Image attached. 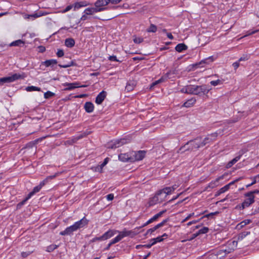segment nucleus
I'll list each match as a JSON object with an SVG mask.
<instances>
[{
  "label": "nucleus",
  "instance_id": "20",
  "mask_svg": "<svg viewBox=\"0 0 259 259\" xmlns=\"http://www.w3.org/2000/svg\"><path fill=\"white\" fill-rule=\"evenodd\" d=\"M171 73L170 72H167L163 76H162L161 78L158 79V80L155 81L153 82L150 85V89H152L154 86L157 85V84L162 82L164 81L167 78H169V74Z\"/></svg>",
  "mask_w": 259,
  "mask_h": 259
},
{
  "label": "nucleus",
  "instance_id": "15",
  "mask_svg": "<svg viewBox=\"0 0 259 259\" xmlns=\"http://www.w3.org/2000/svg\"><path fill=\"white\" fill-rule=\"evenodd\" d=\"M130 142V140L125 138L117 139L114 141V148H118Z\"/></svg>",
  "mask_w": 259,
  "mask_h": 259
},
{
  "label": "nucleus",
  "instance_id": "31",
  "mask_svg": "<svg viewBox=\"0 0 259 259\" xmlns=\"http://www.w3.org/2000/svg\"><path fill=\"white\" fill-rule=\"evenodd\" d=\"M65 46L67 47H73L75 45V41L73 38H67L65 42Z\"/></svg>",
  "mask_w": 259,
  "mask_h": 259
},
{
  "label": "nucleus",
  "instance_id": "60",
  "mask_svg": "<svg viewBox=\"0 0 259 259\" xmlns=\"http://www.w3.org/2000/svg\"><path fill=\"white\" fill-rule=\"evenodd\" d=\"M248 58L247 57V56H243V57H241L239 59V62H240L241 61H245V60H248Z\"/></svg>",
  "mask_w": 259,
  "mask_h": 259
},
{
  "label": "nucleus",
  "instance_id": "41",
  "mask_svg": "<svg viewBox=\"0 0 259 259\" xmlns=\"http://www.w3.org/2000/svg\"><path fill=\"white\" fill-rule=\"evenodd\" d=\"M58 245L55 244H52L47 247V251L48 252H51L57 248Z\"/></svg>",
  "mask_w": 259,
  "mask_h": 259
},
{
  "label": "nucleus",
  "instance_id": "3",
  "mask_svg": "<svg viewBox=\"0 0 259 259\" xmlns=\"http://www.w3.org/2000/svg\"><path fill=\"white\" fill-rule=\"evenodd\" d=\"M131 154V162L141 160L145 157V152L144 151H139L138 152L132 151Z\"/></svg>",
  "mask_w": 259,
  "mask_h": 259
},
{
  "label": "nucleus",
  "instance_id": "33",
  "mask_svg": "<svg viewBox=\"0 0 259 259\" xmlns=\"http://www.w3.org/2000/svg\"><path fill=\"white\" fill-rule=\"evenodd\" d=\"M57 63V61L56 60L52 59L47 60L44 62V64L46 67H49L51 65H56Z\"/></svg>",
  "mask_w": 259,
  "mask_h": 259
},
{
  "label": "nucleus",
  "instance_id": "34",
  "mask_svg": "<svg viewBox=\"0 0 259 259\" xmlns=\"http://www.w3.org/2000/svg\"><path fill=\"white\" fill-rule=\"evenodd\" d=\"M196 102V100L193 99L188 100L187 101L184 103L183 106L186 107H189L192 106Z\"/></svg>",
  "mask_w": 259,
  "mask_h": 259
},
{
  "label": "nucleus",
  "instance_id": "27",
  "mask_svg": "<svg viewBox=\"0 0 259 259\" xmlns=\"http://www.w3.org/2000/svg\"><path fill=\"white\" fill-rule=\"evenodd\" d=\"M89 4L85 1H82L79 2L75 3L74 4V9H79L81 7L87 6Z\"/></svg>",
  "mask_w": 259,
  "mask_h": 259
},
{
  "label": "nucleus",
  "instance_id": "39",
  "mask_svg": "<svg viewBox=\"0 0 259 259\" xmlns=\"http://www.w3.org/2000/svg\"><path fill=\"white\" fill-rule=\"evenodd\" d=\"M157 30V27L154 24H151L149 28L147 29L149 32H155Z\"/></svg>",
  "mask_w": 259,
  "mask_h": 259
},
{
  "label": "nucleus",
  "instance_id": "32",
  "mask_svg": "<svg viewBox=\"0 0 259 259\" xmlns=\"http://www.w3.org/2000/svg\"><path fill=\"white\" fill-rule=\"evenodd\" d=\"M24 41L21 39H18L16 41H13L10 44V47L12 46H20L21 45H24Z\"/></svg>",
  "mask_w": 259,
  "mask_h": 259
},
{
  "label": "nucleus",
  "instance_id": "16",
  "mask_svg": "<svg viewBox=\"0 0 259 259\" xmlns=\"http://www.w3.org/2000/svg\"><path fill=\"white\" fill-rule=\"evenodd\" d=\"M74 225L67 227L64 231L60 233L61 235H67L71 234L73 232L76 231Z\"/></svg>",
  "mask_w": 259,
  "mask_h": 259
},
{
  "label": "nucleus",
  "instance_id": "35",
  "mask_svg": "<svg viewBox=\"0 0 259 259\" xmlns=\"http://www.w3.org/2000/svg\"><path fill=\"white\" fill-rule=\"evenodd\" d=\"M250 234V232H243L239 234L238 236V241H240L245 238L248 235Z\"/></svg>",
  "mask_w": 259,
  "mask_h": 259
},
{
  "label": "nucleus",
  "instance_id": "30",
  "mask_svg": "<svg viewBox=\"0 0 259 259\" xmlns=\"http://www.w3.org/2000/svg\"><path fill=\"white\" fill-rule=\"evenodd\" d=\"M237 244H238V240L237 241H233L232 242H231V243H230L229 244V245L231 246V248L230 249V250L227 251L226 249V250H225L224 251L225 252L230 253L232 251L234 250L235 248H236L237 247Z\"/></svg>",
  "mask_w": 259,
  "mask_h": 259
},
{
  "label": "nucleus",
  "instance_id": "2",
  "mask_svg": "<svg viewBox=\"0 0 259 259\" xmlns=\"http://www.w3.org/2000/svg\"><path fill=\"white\" fill-rule=\"evenodd\" d=\"M25 77L24 74H19L15 73L11 76L3 77L0 78V84H3L6 82H11L20 78H24Z\"/></svg>",
  "mask_w": 259,
  "mask_h": 259
},
{
  "label": "nucleus",
  "instance_id": "53",
  "mask_svg": "<svg viewBox=\"0 0 259 259\" xmlns=\"http://www.w3.org/2000/svg\"><path fill=\"white\" fill-rule=\"evenodd\" d=\"M58 57H61L64 56V52L62 50H59L57 53Z\"/></svg>",
  "mask_w": 259,
  "mask_h": 259
},
{
  "label": "nucleus",
  "instance_id": "62",
  "mask_svg": "<svg viewBox=\"0 0 259 259\" xmlns=\"http://www.w3.org/2000/svg\"><path fill=\"white\" fill-rule=\"evenodd\" d=\"M199 233L197 232L196 233L193 234L192 236V237L189 239V240H192L196 237H197L199 235Z\"/></svg>",
  "mask_w": 259,
  "mask_h": 259
},
{
  "label": "nucleus",
  "instance_id": "17",
  "mask_svg": "<svg viewBox=\"0 0 259 259\" xmlns=\"http://www.w3.org/2000/svg\"><path fill=\"white\" fill-rule=\"evenodd\" d=\"M137 84L136 81L135 80H130L126 83L125 87V90L127 92L133 91Z\"/></svg>",
  "mask_w": 259,
  "mask_h": 259
},
{
  "label": "nucleus",
  "instance_id": "6",
  "mask_svg": "<svg viewBox=\"0 0 259 259\" xmlns=\"http://www.w3.org/2000/svg\"><path fill=\"white\" fill-rule=\"evenodd\" d=\"M88 135V134H87L85 133H82L77 137H73V138H71V139H69L68 140L65 141L64 142V144L66 146L72 145L74 143H76L78 140L86 137Z\"/></svg>",
  "mask_w": 259,
  "mask_h": 259
},
{
  "label": "nucleus",
  "instance_id": "12",
  "mask_svg": "<svg viewBox=\"0 0 259 259\" xmlns=\"http://www.w3.org/2000/svg\"><path fill=\"white\" fill-rule=\"evenodd\" d=\"M104 8H98L95 6V7L87 8L86 9L84 13L86 15H93L94 14L103 11Z\"/></svg>",
  "mask_w": 259,
  "mask_h": 259
},
{
  "label": "nucleus",
  "instance_id": "21",
  "mask_svg": "<svg viewBox=\"0 0 259 259\" xmlns=\"http://www.w3.org/2000/svg\"><path fill=\"white\" fill-rule=\"evenodd\" d=\"M224 178V175H222L215 179V181L211 182L206 187L205 190H206L208 188L212 189L215 187H217V183L220 180L223 179Z\"/></svg>",
  "mask_w": 259,
  "mask_h": 259
},
{
  "label": "nucleus",
  "instance_id": "37",
  "mask_svg": "<svg viewBox=\"0 0 259 259\" xmlns=\"http://www.w3.org/2000/svg\"><path fill=\"white\" fill-rule=\"evenodd\" d=\"M251 204L249 203V202L247 201L246 200H244V201L242 203L241 206H237L238 207H239V208H241L242 209H244L246 207H248Z\"/></svg>",
  "mask_w": 259,
  "mask_h": 259
},
{
  "label": "nucleus",
  "instance_id": "4",
  "mask_svg": "<svg viewBox=\"0 0 259 259\" xmlns=\"http://www.w3.org/2000/svg\"><path fill=\"white\" fill-rule=\"evenodd\" d=\"M116 232L118 233L119 234L115 238H114V243L119 241L125 236H131L133 237L135 235V234L132 231H122L120 232L117 231H114V234Z\"/></svg>",
  "mask_w": 259,
  "mask_h": 259
},
{
  "label": "nucleus",
  "instance_id": "22",
  "mask_svg": "<svg viewBox=\"0 0 259 259\" xmlns=\"http://www.w3.org/2000/svg\"><path fill=\"white\" fill-rule=\"evenodd\" d=\"M84 109L88 113H91L94 111V105L91 102H87L84 105Z\"/></svg>",
  "mask_w": 259,
  "mask_h": 259
},
{
  "label": "nucleus",
  "instance_id": "5",
  "mask_svg": "<svg viewBox=\"0 0 259 259\" xmlns=\"http://www.w3.org/2000/svg\"><path fill=\"white\" fill-rule=\"evenodd\" d=\"M46 184V181H42L41 182L39 185L35 187L32 192H31L28 195V196L23 200L20 204L21 205L23 204L29 198H30L31 196H32L36 192H38L41 189L42 186H44Z\"/></svg>",
  "mask_w": 259,
  "mask_h": 259
},
{
  "label": "nucleus",
  "instance_id": "36",
  "mask_svg": "<svg viewBox=\"0 0 259 259\" xmlns=\"http://www.w3.org/2000/svg\"><path fill=\"white\" fill-rule=\"evenodd\" d=\"M26 90L27 92H32V91H40L41 89L40 88L34 87V86H29V87H27L26 88Z\"/></svg>",
  "mask_w": 259,
  "mask_h": 259
},
{
  "label": "nucleus",
  "instance_id": "24",
  "mask_svg": "<svg viewBox=\"0 0 259 259\" xmlns=\"http://www.w3.org/2000/svg\"><path fill=\"white\" fill-rule=\"evenodd\" d=\"M173 191L171 189L170 187H167L163 188L162 190H160L158 191V194H164L165 195L163 197L164 199L166 197V196L171 193Z\"/></svg>",
  "mask_w": 259,
  "mask_h": 259
},
{
  "label": "nucleus",
  "instance_id": "14",
  "mask_svg": "<svg viewBox=\"0 0 259 259\" xmlns=\"http://www.w3.org/2000/svg\"><path fill=\"white\" fill-rule=\"evenodd\" d=\"M191 144H189V141L186 143L184 145L182 146L180 148L179 150L177 151L178 153H184L185 151H194V149H191Z\"/></svg>",
  "mask_w": 259,
  "mask_h": 259
},
{
  "label": "nucleus",
  "instance_id": "54",
  "mask_svg": "<svg viewBox=\"0 0 259 259\" xmlns=\"http://www.w3.org/2000/svg\"><path fill=\"white\" fill-rule=\"evenodd\" d=\"M156 229V228H155V227H154L153 228H151V229H149L147 230V232H146V234H148L149 233H152L153 232H154Z\"/></svg>",
  "mask_w": 259,
  "mask_h": 259
},
{
  "label": "nucleus",
  "instance_id": "50",
  "mask_svg": "<svg viewBox=\"0 0 259 259\" xmlns=\"http://www.w3.org/2000/svg\"><path fill=\"white\" fill-rule=\"evenodd\" d=\"M135 43L136 44H140L143 41V38L141 37H135L134 39H133Z\"/></svg>",
  "mask_w": 259,
  "mask_h": 259
},
{
  "label": "nucleus",
  "instance_id": "57",
  "mask_svg": "<svg viewBox=\"0 0 259 259\" xmlns=\"http://www.w3.org/2000/svg\"><path fill=\"white\" fill-rule=\"evenodd\" d=\"M155 221L154 220H153V217L150 219L149 220H148L146 223H145L143 225V227H145L147 225H148V224L152 223L153 222Z\"/></svg>",
  "mask_w": 259,
  "mask_h": 259
},
{
  "label": "nucleus",
  "instance_id": "59",
  "mask_svg": "<svg viewBox=\"0 0 259 259\" xmlns=\"http://www.w3.org/2000/svg\"><path fill=\"white\" fill-rule=\"evenodd\" d=\"M38 49H39V52H41V53L45 52L46 50L45 47L44 46H39L38 47Z\"/></svg>",
  "mask_w": 259,
  "mask_h": 259
},
{
  "label": "nucleus",
  "instance_id": "11",
  "mask_svg": "<svg viewBox=\"0 0 259 259\" xmlns=\"http://www.w3.org/2000/svg\"><path fill=\"white\" fill-rule=\"evenodd\" d=\"M88 220L85 217H83L81 220L78 222H76L73 225L75 227L76 229L77 230L87 225L88 224Z\"/></svg>",
  "mask_w": 259,
  "mask_h": 259
},
{
  "label": "nucleus",
  "instance_id": "61",
  "mask_svg": "<svg viewBox=\"0 0 259 259\" xmlns=\"http://www.w3.org/2000/svg\"><path fill=\"white\" fill-rule=\"evenodd\" d=\"M233 66L235 69H236L239 66V63L238 62H236L233 64Z\"/></svg>",
  "mask_w": 259,
  "mask_h": 259
},
{
  "label": "nucleus",
  "instance_id": "42",
  "mask_svg": "<svg viewBox=\"0 0 259 259\" xmlns=\"http://www.w3.org/2000/svg\"><path fill=\"white\" fill-rule=\"evenodd\" d=\"M54 96H55V94L50 91H48L44 94V97L46 99H49Z\"/></svg>",
  "mask_w": 259,
  "mask_h": 259
},
{
  "label": "nucleus",
  "instance_id": "45",
  "mask_svg": "<svg viewBox=\"0 0 259 259\" xmlns=\"http://www.w3.org/2000/svg\"><path fill=\"white\" fill-rule=\"evenodd\" d=\"M163 239L161 236L157 237L155 238L152 239L150 241H153L152 244H155L157 242H159L163 241Z\"/></svg>",
  "mask_w": 259,
  "mask_h": 259
},
{
  "label": "nucleus",
  "instance_id": "58",
  "mask_svg": "<svg viewBox=\"0 0 259 259\" xmlns=\"http://www.w3.org/2000/svg\"><path fill=\"white\" fill-rule=\"evenodd\" d=\"M240 157H241V155L236 156L235 158H233L232 160V162L235 163L237 161H238L240 159Z\"/></svg>",
  "mask_w": 259,
  "mask_h": 259
},
{
  "label": "nucleus",
  "instance_id": "18",
  "mask_svg": "<svg viewBox=\"0 0 259 259\" xmlns=\"http://www.w3.org/2000/svg\"><path fill=\"white\" fill-rule=\"evenodd\" d=\"M109 2H112L111 0H98L95 4L96 7L98 8H105L104 6H106Z\"/></svg>",
  "mask_w": 259,
  "mask_h": 259
},
{
  "label": "nucleus",
  "instance_id": "8",
  "mask_svg": "<svg viewBox=\"0 0 259 259\" xmlns=\"http://www.w3.org/2000/svg\"><path fill=\"white\" fill-rule=\"evenodd\" d=\"M189 144H191V149L194 150L198 149V148L203 147L201 146V140L200 139H195L194 140H191L189 141Z\"/></svg>",
  "mask_w": 259,
  "mask_h": 259
},
{
  "label": "nucleus",
  "instance_id": "47",
  "mask_svg": "<svg viewBox=\"0 0 259 259\" xmlns=\"http://www.w3.org/2000/svg\"><path fill=\"white\" fill-rule=\"evenodd\" d=\"M240 119V117H235L232 119H230V120H227V123L230 124V123H235Z\"/></svg>",
  "mask_w": 259,
  "mask_h": 259
},
{
  "label": "nucleus",
  "instance_id": "44",
  "mask_svg": "<svg viewBox=\"0 0 259 259\" xmlns=\"http://www.w3.org/2000/svg\"><path fill=\"white\" fill-rule=\"evenodd\" d=\"M165 211L166 210H164L157 213L153 217V220H154V221H155L157 219L160 217Z\"/></svg>",
  "mask_w": 259,
  "mask_h": 259
},
{
  "label": "nucleus",
  "instance_id": "38",
  "mask_svg": "<svg viewBox=\"0 0 259 259\" xmlns=\"http://www.w3.org/2000/svg\"><path fill=\"white\" fill-rule=\"evenodd\" d=\"M61 172H57L55 175L49 176L47 177L44 181H46V184L48 183L49 180H52L56 178L57 176H59Z\"/></svg>",
  "mask_w": 259,
  "mask_h": 259
},
{
  "label": "nucleus",
  "instance_id": "43",
  "mask_svg": "<svg viewBox=\"0 0 259 259\" xmlns=\"http://www.w3.org/2000/svg\"><path fill=\"white\" fill-rule=\"evenodd\" d=\"M210 83L212 85L216 86L219 84H222L223 81L220 79H218L217 80L211 81Z\"/></svg>",
  "mask_w": 259,
  "mask_h": 259
},
{
  "label": "nucleus",
  "instance_id": "29",
  "mask_svg": "<svg viewBox=\"0 0 259 259\" xmlns=\"http://www.w3.org/2000/svg\"><path fill=\"white\" fill-rule=\"evenodd\" d=\"M187 48V46L184 44H179L176 46L175 49L177 52H181L183 51L186 50Z\"/></svg>",
  "mask_w": 259,
  "mask_h": 259
},
{
  "label": "nucleus",
  "instance_id": "28",
  "mask_svg": "<svg viewBox=\"0 0 259 259\" xmlns=\"http://www.w3.org/2000/svg\"><path fill=\"white\" fill-rule=\"evenodd\" d=\"M251 222V221L249 219L245 220L241 222H240L239 224H238L236 228L238 229H241L244 226H245L246 225L249 224Z\"/></svg>",
  "mask_w": 259,
  "mask_h": 259
},
{
  "label": "nucleus",
  "instance_id": "25",
  "mask_svg": "<svg viewBox=\"0 0 259 259\" xmlns=\"http://www.w3.org/2000/svg\"><path fill=\"white\" fill-rule=\"evenodd\" d=\"M113 234V232L112 231L110 230L106 232L104 234H103L101 237L97 238L96 240H106L109 237H111Z\"/></svg>",
  "mask_w": 259,
  "mask_h": 259
},
{
  "label": "nucleus",
  "instance_id": "7",
  "mask_svg": "<svg viewBox=\"0 0 259 259\" xmlns=\"http://www.w3.org/2000/svg\"><path fill=\"white\" fill-rule=\"evenodd\" d=\"M161 194H158V192L156 194L152 197L149 201V204L150 206L153 205L157 203H160L164 200L163 197H161Z\"/></svg>",
  "mask_w": 259,
  "mask_h": 259
},
{
  "label": "nucleus",
  "instance_id": "13",
  "mask_svg": "<svg viewBox=\"0 0 259 259\" xmlns=\"http://www.w3.org/2000/svg\"><path fill=\"white\" fill-rule=\"evenodd\" d=\"M107 93L105 91L101 92L96 97L95 102L97 104H101L106 98Z\"/></svg>",
  "mask_w": 259,
  "mask_h": 259
},
{
  "label": "nucleus",
  "instance_id": "51",
  "mask_svg": "<svg viewBox=\"0 0 259 259\" xmlns=\"http://www.w3.org/2000/svg\"><path fill=\"white\" fill-rule=\"evenodd\" d=\"M218 213H219L218 211H215L214 212H211V213H210L209 214H206L205 215L203 216L202 218H203L204 217L209 218L210 217H212V216H213L214 215H215V214H217Z\"/></svg>",
  "mask_w": 259,
  "mask_h": 259
},
{
  "label": "nucleus",
  "instance_id": "63",
  "mask_svg": "<svg viewBox=\"0 0 259 259\" xmlns=\"http://www.w3.org/2000/svg\"><path fill=\"white\" fill-rule=\"evenodd\" d=\"M107 197L109 200H111L113 199V194H110L107 196Z\"/></svg>",
  "mask_w": 259,
  "mask_h": 259
},
{
  "label": "nucleus",
  "instance_id": "26",
  "mask_svg": "<svg viewBox=\"0 0 259 259\" xmlns=\"http://www.w3.org/2000/svg\"><path fill=\"white\" fill-rule=\"evenodd\" d=\"M244 196L245 197H246V198L245 199V200H246L247 201L249 202L251 204L253 203H254V196L253 195H251V193H249V192L246 193L244 194Z\"/></svg>",
  "mask_w": 259,
  "mask_h": 259
},
{
  "label": "nucleus",
  "instance_id": "56",
  "mask_svg": "<svg viewBox=\"0 0 259 259\" xmlns=\"http://www.w3.org/2000/svg\"><path fill=\"white\" fill-rule=\"evenodd\" d=\"M155 221L154 220H153V217L150 219L149 220H148L146 223H145L143 225V227H145L147 225H148V224L152 223L153 222Z\"/></svg>",
  "mask_w": 259,
  "mask_h": 259
},
{
  "label": "nucleus",
  "instance_id": "9",
  "mask_svg": "<svg viewBox=\"0 0 259 259\" xmlns=\"http://www.w3.org/2000/svg\"><path fill=\"white\" fill-rule=\"evenodd\" d=\"M217 136L218 134L216 133L208 135L203 141H201V146H203V147L207 144L213 141Z\"/></svg>",
  "mask_w": 259,
  "mask_h": 259
},
{
  "label": "nucleus",
  "instance_id": "23",
  "mask_svg": "<svg viewBox=\"0 0 259 259\" xmlns=\"http://www.w3.org/2000/svg\"><path fill=\"white\" fill-rule=\"evenodd\" d=\"M109 158L107 157L104 159V162L100 165L97 166L92 167V169L95 171L102 172L103 167L108 162Z\"/></svg>",
  "mask_w": 259,
  "mask_h": 259
},
{
  "label": "nucleus",
  "instance_id": "40",
  "mask_svg": "<svg viewBox=\"0 0 259 259\" xmlns=\"http://www.w3.org/2000/svg\"><path fill=\"white\" fill-rule=\"evenodd\" d=\"M252 179L253 180V182H252L251 183H250L248 185H246L247 188L250 187L251 186L254 185L258 181V180L259 179V174L256 175V176L254 177Z\"/></svg>",
  "mask_w": 259,
  "mask_h": 259
},
{
  "label": "nucleus",
  "instance_id": "19",
  "mask_svg": "<svg viewBox=\"0 0 259 259\" xmlns=\"http://www.w3.org/2000/svg\"><path fill=\"white\" fill-rule=\"evenodd\" d=\"M131 157L130 152L129 153L120 154L118 155L119 160L122 162H131Z\"/></svg>",
  "mask_w": 259,
  "mask_h": 259
},
{
  "label": "nucleus",
  "instance_id": "55",
  "mask_svg": "<svg viewBox=\"0 0 259 259\" xmlns=\"http://www.w3.org/2000/svg\"><path fill=\"white\" fill-rule=\"evenodd\" d=\"M72 63L71 62L70 63L67 64H64V65H61L59 64V66L61 68H67L72 65Z\"/></svg>",
  "mask_w": 259,
  "mask_h": 259
},
{
  "label": "nucleus",
  "instance_id": "64",
  "mask_svg": "<svg viewBox=\"0 0 259 259\" xmlns=\"http://www.w3.org/2000/svg\"><path fill=\"white\" fill-rule=\"evenodd\" d=\"M21 254L23 257H26L30 254V253L27 252H22Z\"/></svg>",
  "mask_w": 259,
  "mask_h": 259
},
{
  "label": "nucleus",
  "instance_id": "49",
  "mask_svg": "<svg viewBox=\"0 0 259 259\" xmlns=\"http://www.w3.org/2000/svg\"><path fill=\"white\" fill-rule=\"evenodd\" d=\"M229 189V185H226L224 187L221 188L219 190L220 192H221L222 194L223 193H225L226 191H228Z\"/></svg>",
  "mask_w": 259,
  "mask_h": 259
},
{
  "label": "nucleus",
  "instance_id": "52",
  "mask_svg": "<svg viewBox=\"0 0 259 259\" xmlns=\"http://www.w3.org/2000/svg\"><path fill=\"white\" fill-rule=\"evenodd\" d=\"M73 7L72 5L68 6L64 10H63L62 12L63 13H66L69 11H70Z\"/></svg>",
  "mask_w": 259,
  "mask_h": 259
},
{
  "label": "nucleus",
  "instance_id": "10",
  "mask_svg": "<svg viewBox=\"0 0 259 259\" xmlns=\"http://www.w3.org/2000/svg\"><path fill=\"white\" fill-rule=\"evenodd\" d=\"M64 85L67 87L65 89V90H72L77 88H84L87 87V85H79V83L78 82L65 83L64 84Z\"/></svg>",
  "mask_w": 259,
  "mask_h": 259
},
{
  "label": "nucleus",
  "instance_id": "48",
  "mask_svg": "<svg viewBox=\"0 0 259 259\" xmlns=\"http://www.w3.org/2000/svg\"><path fill=\"white\" fill-rule=\"evenodd\" d=\"M209 230V229L207 228V227H203V228L200 229L198 233H199V234H205V233H206L208 232Z\"/></svg>",
  "mask_w": 259,
  "mask_h": 259
},
{
  "label": "nucleus",
  "instance_id": "1",
  "mask_svg": "<svg viewBox=\"0 0 259 259\" xmlns=\"http://www.w3.org/2000/svg\"><path fill=\"white\" fill-rule=\"evenodd\" d=\"M181 91L185 94L201 95L208 93L209 89H206L205 85H188L182 89Z\"/></svg>",
  "mask_w": 259,
  "mask_h": 259
},
{
  "label": "nucleus",
  "instance_id": "46",
  "mask_svg": "<svg viewBox=\"0 0 259 259\" xmlns=\"http://www.w3.org/2000/svg\"><path fill=\"white\" fill-rule=\"evenodd\" d=\"M30 18H32L33 19H35L36 18H38V16L37 15L36 13H34L32 15H28L26 14L25 15L24 18L25 19H30Z\"/></svg>",
  "mask_w": 259,
  "mask_h": 259
}]
</instances>
